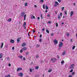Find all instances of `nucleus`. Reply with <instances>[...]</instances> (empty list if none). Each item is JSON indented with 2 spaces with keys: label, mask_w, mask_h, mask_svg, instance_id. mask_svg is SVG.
Segmentation results:
<instances>
[{
  "label": "nucleus",
  "mask_w": 77,
  "mask_h": 77,
  "mask_svg": "<svg viewBox=\"0 0 77 77\" xmlns=\"http://www.w3.org/2000/svg\"><path fill=\"white\" fill-rule=\"evenodd\" d=\"M57 4H55L54 5V6H55V7H57Z\"/></svg>",
  "instance_id": "obj_47"
},
{
  "label": "nucleus",
  "mask_w": 77,
  "mask_h": 77,
  "mask_svg": "<svg viewBox=\"0 0 77 77\" xmlns=\"http://www.w3.org/2000/svg\"><path fill=\"white\" fill-rule=\"evenodd\" d=\"M39 19H40V18H39V17H38V20H39Z\"/></svg>",
  "instance_id": "obj_62"
},
{
  "label": "nucleus",
  "mask_w": 77,
  "mask_h": 77,
  "mask_svg": "<svg viewBox=\"0 0 77 77\" xmlns=\"http://www.w3.org/2000/svg\"><path fill=\"white\" fill-rule=\"evenodd\" d=\"M29 69H30V72H32V69L31 68H30Z\"/></svg>",
  "instance_id": "obj_34"
},
{
  "label": "nucleus",
  "mask_w": 77,
  "mask_h": 77,
  "mask_svg": "<svg viewBox=\"0 0 77 77\" xmlns=\"http://www.w3.org/2000/svg\"><path fill=\"white\" fill-rule=\"evenodd\" d=\"M63 46V43L62 42H60L59 44V47H62Z\"/></svg>",
  "instance_id": "obj_2"
},
{
  "label": "nucleus",
  "mask_w": 77,
  "mask_h": 77,
  "mask_svg": "<svg viewBox=\"0 0 77 77\" xmlns=\"http://www.w3.org/2000/svg\"><path fill=\"white\" fill-rule=\"evenodd\" d=\"M62 13H60V15L61 17L62 16Z\"/></svg>",
  "instance_id": "obj_41"
},
{
  "label": "nucleus",
  "mask_w": 77,
  "mask_h": 77,
  "mask_svg": "<svg viewBox=\"0 0 77 77\" xmlns=\"http://www.w3.org/2000/svg\"><path fill=\"white\" fill-rule=\"evenodd\" d=\"M29 33H30V32H29L28 33V36H30V34H29Z\"/></svg>",
  "instance_id": "obj_61"
},
{
  "label": "nucleus",
  "mask_w": 77,
  "mask_h": 77,
  "mask_svg": "<svg viewBox=\"0 0 77 77\" xmlns=\"http://www.w3.org/2000/svg\"><path fill=\"white\" fill-rule=\"evenodd\" d=\"M22 50H27V48L26 47L23 48Z\"/></svg>",
  "instance_id": "obj_13"
},
{
  "label": "nucleus",
  "mask_w": 77,
  "mask_h": 77,
  "mask_svg": "<svg viewBox=\"0 0 77 77\" xmlns=\"http://www.w3.org/2000/svg\"><path fill=\"white\" fill-rule=\"evenodd\" d=\"M52 71V69H49L48 71V72H51Z\"/></svg>",
  "instance_id": "obj_23"
},
{
  "label": "nucleus",
  "mask_w": 77,
  "mask_h": 77,
  "mask_svg": "<svg viewBox=\"0 0 77 77\" xmlns=\"http://www.w3.org/2000/svg\"><path fill=\"white\" fill-rule=\"evenodd\" d=\"M75 74V72H73L72 73V75H74Z\"/></svg>",
  "instance_id": "obj_22"
},
{
  "label": "nucleus",
  "mask_w": 77,
  "mask_h": 77,
  "mask_svg": "<svg viewBox=\"0 0 77 77\" xmlns=\"http://www.w3.org/2000/svg\"><path fill=\"white\" fill-rule=\"evenodd\" d=\"M64 8H65V7H62L61 9L62 11H63Z\"/></svg>",
  "instance_id": "obj_25"
},
{
  "label": "nucleus",
  "mask_w": 77,
  "mask_h": 77,
  "mask_svg": "<svg viewBox=\"0 0 77 77\" xmlns=\"http://www.w3.org/2000/svg\"><path fill=\"white\" fill-rule=\"evenodd\" d=\"M36 57L38 58L39 57V55H37Z\"/></svg>",
  "instance_id": "obj_58"
},
{
  "label": "nucleus",
  "mask_w": 77,
  "mask_h": 77,
  "mask_svg": "<svg viewBox=\"0 0 77 77\" xmlns=\"http://www.w3.org/2000/svg\"><path fill=\"white\" fill-rule=\"evenodd\" d=\"M46 32L47 33H50L49 31H48V29H46Z\"/></svg>",
  "instance_id": "obj_24"
},
{
  "label": "nucleus",
  "mask_w": 77,
  "mask_h": 77,
  "mask_svg": "<svg viewBox=\"0 0 77 77\" xmlns=\"http://www.w3.org/2000/svg\"><path fill=\"white\" fill-rule=\"evenodd\" d=\"M48 23L49 24H51V21H49Z\"/></svg>",
  "instance_id": "obj_37"
},
{
  "label": "nucleus",
  "mask_w": 77,
  "mask_h": 77,
  "mask_svg": "<svg viewBox=\"0 0 77 77\" xmlns=\"http://www.w3.org/2000/svg\"><path fill=\"white\" fill-rule=\"evenodd\" d=\"M53 35H54V33H53L51 34V36H53Z\"/></svg>",
  "instance_id": "obj_50"
},
{
  "label": "nucleus",
  "mask_w": 77,
  "mask_h": 77,
  "mask_svg": "<svg viewBox=\"0 0 77 77\" xmlns=\"http://www.w3.org/2000/svg\"><path fill=\"white\" fill-rule=\"evenodd\" d=\"M27 3H26L25 5V6H27Z\"/></svg>",
  "instance_id": "obj_35"
},
{
  "label": "nucleus",
  "mask_w": 77,
  "mask_h": 77,
  "mask_svg": "<svg viewBox=\"0 0 77 77\" xmlns=\"http://www.w3.org/2000/svg\"><path fill=\"white\" fill-rule=\"evenodd\" d=\"M45 8H46V9L47 10L48 9V6L47 5L45 6Z\"/></svg>",
  "instance_id": "obj_19"
},
{
  "label": "nucleus",
  "mask_w": 77,
  "mask_h": 77,
  "mask_svg": "<svg viewBox=\"0 0 77 77\" xmlns=\"http://www.w3.org/2000/svg\"><path fill=\"white\" fill-rule=\"evenodd\" d=\"M14 49H15V48L14 47H13L12 48V50H14Z\"/></svg>",
  "instance_id": "obj_40"
},
{
  "label": "nucleus",
  "mask_w": 77,
  "mask_h": 77,
  "mask_svg": "<svg viewBox=\"0 0 77 77\" xmlns=\"http://www.w3.org/2000/svg\"><path fill=\"white\" fill-rule=\"evenodd\" d=\"M19 75L20 76V77H22L23 76V73H20L19 74Z\"/></svg>",
  "instance_id": "obj_6"
},
{
  "label": "nucleus",
  "mask_w": 77,
  "mask_h": 77,
  "mask_svg": "<svg viewBox=\"0 0 77 77\" xmlns=\"http://www.w3.org/2000/svg\"><path fill=\"white\" fill-rule=\"evenodd\" d=\"M45 29H44V28H43L42 29V30L43 31H44V30Z\"/></svg>",
  "instance_id": "obj_56"
},
{
  "label": "nucleus",
  "mask_w": 77,
  "mask_h": 77,
  "mask_svg": "<svg viewBox=\"0 0 77 77\" xmlns=\"http://www.w3.org/2000/svg\"><path fill=\"white\" fill-rule=\"evenodd\" d=\"M40 38H42V35L41 34L40 35Z\"/></svg>",
  "instance_id": "obj_51"
},
{
  "label": "nucleus",
  "mask_w": 77,
  "mask_h": 77,
  "mask_svg": "<svg viewBox=\"0 0 77 77\" xmlns=\"http://www.w3.org/2000/svg\"><path fill=\"white\" fill-rule=\"evenodd\" d=\"M3 57V54L1 53L0 54V59H2Z\"/></svg>",
  "instance_id": "obj_12"
},
{
  "label": "nucleus",
  "mask_w": 77,
  "mask_h": 77,
  "mask_svg": "<svg viewBox=\"0 0 77 77\" xmlns=\"http://www.w3.org/2000/svg\"><path fill=\"white\" fill-rule=\"evenodd\" d=\"M76 37H77L76 38L77 39V33L76 34Z\"/></svg>",
  "instance_id": "obj_64"
},
{
  "label": "nucleus",
  "mask_w": 77,
  "mask_h": 77,
  "mask_svg": "<svg viewBox=\"0 0 77 77\" xmlns=\"http://www.w3.org/2000/svg\"><path fill=\"white\" fill-rule=\"evenodd\" d=\"M57 58L59 59V56L58 55H57Z\"/></svg>",
  "instance_id": "obj_52"
},
{
  "label": "nucleus",
  "mask_w": 77,
  "mask_h": 77,
  "mask_svg": "<svg viewBox=\"0 0 77 77\" xmlns=\"http://www.w3.org/2000/svg\"><path fill=\"white\" fill-rule=\"evenodd\" d=\"M73 72V69H71V70L70 71V72Z\"/></svg>",
  "instance_id": "obj_31"
},
{
  "label": "nucleus",
  "mask_w": 77,
  "mask_h": 77,
  "mask_svg": "<svg viewBox=\"0 0 77 77\" xmlns=\"http://www.w3.org/2000/svg\"><path fill=\"white\" fill-rule=\"evenodd\" d=\"M41 17L42 18L41 19H42L43 17H42V14H41Z\"/></svg>",
  "instance_id": "obj_43"
},
{
  "label": "nucleus",
  "mask_w": 77,
  "mask_h": 77,
  "mask_svg": "<svg viewBox=\"0 0 77 77\" xmlns=\"http://www.w3.org/2000/svg\"><path fill=\"white\" fill-rule=\"evenodd\" d=\"M26 14H25L24 16V18H26Z\"/></svg>",
  "instance_id": "obj_59"
},
{
  "label": "nucleus",
  "mask_w": 77,
  "mask_h": 77,
  "mask_svg": "<svg viewBox=\"0 0 77 77\" xmlns=\"http://www.w3.org/2000/svg\"><path fill=\"white\" fill-rule=\"evenodd\" d=\"M73 14H74V12L72 11L70 13V17H72Z\"/></svg>",
  "instance_id": "obj_10"
},
{
  "label": "nucleus",
  "mask_w": 77,
  "mask_h": 77,
  "mask_svg": "<svg viewBox=\"0 0 77 77\" xmlns=\"http://www.w3.org/2000/svg\"><path fill=\"white\" fill-rule=\"evenodd\" d=\"M10 42H11V43H12V44H13V43H14V40L13 39H11L10 40Z\"/></svg>",
  "instance_id": "obj_11"
},
{
  "label": "nucleus",
  "mask_w": 77,
  "mask_h": 77,
  "mask_svg": "<svg viewBox=\"0 0 77 77\" xmlns=\"http://www.w3.org/2000/svg\"><path fill=\"white\" fill-rule=\"evenodd\" d=\"M33 33H35V30H33Z\"/></svg>",
  "instance_id": "obj_55"
},
{
  "label": "nucleus",
  "mask_w": 77,
  "mask_h": 77,
  "mask_svg": "<svg viewBox=\"0 0 77 77\" xmlns=\"http://www.w3.org/2000/svg\"><path fill=\"white\" fill-rule=\"evenodd\" d=\"M51 61L53 62H55L57 61V58H51Z\"/></svg>",
  "instance_id": "obj_1"
},
{
  "label": "nucleus",
  "mask_w": 77,
  "mask_h": 77,
  "mask_svg": "<svg viewBox=\"0 0 77 77\" xmlns=\"http://www.w3.org/2000/svg\"><path fill=\"white\" fill-rule=\"evenodd\" d=\"M72 77V75H69L68 77Z\"/></svg>",
  "instance_id": "obj_46"
},
{
  "label": "nucleus",
  "mask_w": 77,
  "mask_h": 77,
  "mask_svg": "<svg viewBox=\"0 0 77 77\" xmlns=\"http://www.w3.org/2000/svg\"><path fill=\"white\" fill-rule=\"evenodd\" d=\"M20 53H22V52H23V50H20Z\"/></svg>",
  "instance_id": "obj_49"
},
{
  "label": "nucleus",
  "mask_w": 77,
  "mask_h": 77,
  "mask_svg": "<svg viewBox=\"0 0 77 77\" xmlns=\"http://www.w3.org/2000/svg\"><path fill=\"white\" fill-rule=\"evenodd\" d=\"M74 67V64H72L70 67V69H71L72 68H73Z\"/></svg>",
  "instance_id": "obj_5"
},
{
  "label": "nucleus",
  "mask_w": 77,
  "mask_h": 77,
  "mask_svg": "<svg viewBox=\"0 0 77 77\" xmlns=\"http://www.w3.org/2000/svg\"><path fill=\"white\" fill-rule=\"evenodd\" d=\"M73 5L74 6H75V3H73Z\"/></svg>",
  "instance_id": "obj_63"
},
{
  "label": "nucleus",
  "mask_w": 77,
  "mask_h": 77,
  "mask_svg": "<svg viewBox=\"0 0 77 77\" xmlns=\"http://www.w3.org/2000/svg\"><path fill=\"white\" fill-rule=\"evenodd\" d=\"M58 18L59 20H60V18H61V16H60V15H58Z\"/></svg>",
  "instance_id": "obj_16"
},
{
  "label": "nucleus",
  "mask_w": 77,
  "mask_h": 77,
  "mask_svg": "<svg viewBox=\"0 0 77 77\" xmlns=\"http://www.w3.org/2000/svg\"><path fill=\"white\" fill-rule=\"evenodd\" d=\"M65 51H64V52H63L62 54V55H65Z\"/></svg>",
  "instance_id": "obj_29"
},
{
  "label": "nucleus",
  "mask_w": 77,
  "mask_h": 77,
  "mask_svg": "<svg viewBox=\"0 0 77 77\" xmlns=\"http://www.w3.org/2000/svg\"><path fill=\"white\" fill-rule=\"evenodd\" d=\"M26 45V44L25 43H23L22 45V47H25Z\"/></svg>",
  "instance_id": "obj_9"
},
{
  "label": "nucleus",
  "mask_w": 77,
  "mask_h": 77,
  "mask_svg": "<svg viewBox=\"0 0 77 77\" xmlns=\"http://www.w3.org/2000/svg\"><path fill=\"white\" fill-rule=\"evenodd\" d=\"M41 39H40L39 40V42H41Z\"/></svg>",
  "instance_id": "obj_57"
},
{
  "label": "nucleus",
  "mask_w": 77,
  "mask_h": 77,
  "mask_svg": "<svg viewBox=\"0 0 77 77\" xmlns=\"http://www.w3.org/2000/svg\"><path fill=\"white\" fill-rule=\"evenodd\" d=\"M64 63V61H62L61 62V63L62 64H63Z\"/></svg>",
  "instance_id": "obj_32"
},
{
  "label": "nucleus",
  "mask_w": 77,
  "mask_h": 77,
  "mask_svg": "<svg viewBox=\"0 0 77 77\" xmlns=\"http://www.w3.org/2000/svg\"><path fill=\"white\" fill-rule=\"evenodd\" d=\"M21 70H22V68H18L17 69V72H18V71H20V70H21Z\"/></svg>",
  "instance_id": "obj_8"
},
{
  "label": "nucleus",
  "mask_w": 77,
  "mask_h": 77,
  "mask_svg": "<svg viewBox=\"0 0 77 77\" xmlns=\"http://www.w3.org/2000/svg\"><path fill=\"white\" fill-rule=\"evenodd\" d=\"M58 1L59 2H61V0H58Z\"/></svg>",
  "instance_id": "obj_45"
},
{
  "label": "nucleus",
  "mask_w": 77,
  "mask_h": 77,
  "mask_svg": "<svg viewBox=\"0 0 77 77\" xmlns=\"http://www.w3.org/2000/svg\"><path fill=\"white\" fill-rule=\"evenodd\" d=\"M39 68V67L38 66H36L35 67L36 69H38Z\"/></svg>",
  "instance_id": "obj_28"
},
{
  "label": "nucleus",
  "mask_w": 77,
  "mask_h": 77,
  "mask_svg": "<svg viewBox=\"0 0 77 77\" xmlns=\"http://www.w3.org/2000/svg\"><path fill=\"white\" fill-rule=\"evenodd\" d=\"M75 48V46H74L72 48V49L74 50Z\"/></svg>",
  "instance_id": "obj_30"
},
{
  "label": "nucleus",
  "mask_w": 77,
  "mask_h": 77,
  "mask_svg": "<svg viewBox=\"0 0 77 77\" xmlns=\"http://www.w3.org/2000/svg\"><path fill=\"white\" fill-rule=\"evenodd\" d=\"M3 43L2 42V45H1V48H3Z\"/></svg>",
  "instance_id": "obj_18"
},
{
  "label": "nucleus",
  "mask_w": 77,
  "mask_h": 77,
  "mask_svg": "<svg viewBox=\"0 0 77 77\" xmlns=\"http://www.w3.org/2000/svg\"><path fill=\"white\" fill-rule=\"evenodd\" d=\"M17 43H19L20 41V39H19V38H18L17 40Z\"/></svg>",
  "instance_id": "obj_21"
},
{
  "label": "nucleus",
  "mask_w": 77,
  "mask_h": 77,
  "mask_svg": "<svg viewBox=\"0 0 77 77\" xmlns=\"http://www.w3.org/2000/svg\"><path fill=\"white\" fill-rule=\"evenodd\" d=\"M64 13L65 15H67V11H65L64 12Z\"/></svg>",
  "instance_id": "obj_17"
},
{
  "label": "nucleus",
  "mask_w": 77,
  "mask_h": 77,
  "mask_svg": "<svg viewBox=\"0 0 77 77\" xmlns=\"http://www.w3.org/2000/svg\"><path fill=\"white\" fill-rule=\"evenodd\" d=\"M23 60H26V58H25V57H23Z\"/></svg>",
  "instance_id": "obj_39"
},
{
  "label": "nucleus",
  "mask_w": 77,
  "mask_h": 77,
  "mask_svg": "<svg viewBox=\"0 0 77 77\" xmlns=\"http://www.w3.org/2000/svg\"><path fill=\"white\" fill-rule=\"evenodd\" d=\"M53 42L55 43V44L56 45L58 43V41L57 40H56V39H54V40L53 41Z\"/></svg>",
  "instance_id": "obj_4"
},
{
  "label": "nucleus",
  "mask_w": 77,
  "mask_h": 77,
  "mask_svg": "<svg viewBox=\"0 0 77 77\" xmlns=\"http://www.w3.org/2000/svg\"><path fill=\"white\" fill-rule=\"evenodd\" d=\"M12 21V19L11 18H9L8 20V22H11Z\"/></svg>",
  "instance_id": "obj_14"
},
{
  "label": "nucleus",
  "mask_w": 77,
  "mask_h": 77,
  "mask_svg": "<svg viewBox=\"0 0 77 77\" xmlns=\"http://www.w3.org/2000/svg\"><path fill=\"white\" fill-rule=\"evenodd\" d=\"M5 77H11V75L9 74L8 75H5Z\"/></svg>",
  "instance_id": "obj_15"
},
{
  "label": "nucleus",
  "mask_w": 77,
  "mask_h": 77,
  "mask_svg": "<svg viewBox=\"0 0 77 77\" xmlns=\"http://www.w3.org/2000/svg\"><path fill=\"white\" fill-rule=\"evenodd\" d=\"M19 58H20V59H23V56H19Z\"/></svg>",
  "instance_id": "obj_27"
},
{
  "label": "nucleus",
  "mask_w": 77,
  "mask_h": 77,
  "mask_svg": "<svg viewBox=\"0 0 77 77\" xmlns=\"http://www.w3.org/2000/svg\"><path fill=\"white\" fill-rule=\"evenodd\" d=\"M50 14H48L47 15V17H50Z\"/></svg>",
  "instance_id": "obj_54"
},
{
  "label": "nucleus",
  "mask_w": 77,
  "mask_h": 77,
  "mask_svg": "<svg viewBox=\"0 0 77 77\" xmlns=\"http://www.w3.org/2000/svg\"><path fill=\"white\" fill-rule=\"evenodd\" d=\"M26 22H24L23 23V26L24 29H26Z\"/></svg>",
  "instance_id": "obj_3"
},
{
  "label": "nucleus",
  "mask_w": 77,
  "mask_h": 77,
  "mask_svg": "<svg viewBox=\"0 0 77 77\" xmlns=\"http://www.w3.org/2000/svg\"><path fill=\"white\" fill-rule=\"evenodd\" d=\"M67 36H69V33H68L67 34Z\"/></svg>",
  "instance_id": "obj_44"
},
{
  "label": "nucleus",
  "mask_w": 77,
  "mask_h": 77,
  "mask_svg": "<svg viewBox=\"0 0 77 77\" xmlns=\"http://www.w3.org/2000/svg\"><path fill=\"white\" fill-rule=\"evenodd\" d=\"M56 27H58V24L57 23H56Z\"/></svg>",
  "instance_id": "obj_38"
},
{
  "label": "nucleus",
  "mask_w": 77,
  "mask_h": 77,
  "mask_svg": "<svg viewBox=\"0 0 77 77\" xmlns=\"http://www.w3.org/2000/svg\"><path fill=\"white\" fill-rule=\"evenodd\" d=\"M47 12H48V11H47V10H46L45 11V12L47 13Z\"/></svg>",
  "instance_id": "obj_53"
},
{
  "label": "nucleus",
  "mask_w": 77,
  "mask_h": 77,
  "mask_svg": "<svg viewBox=\"0 0 77 77\" xmlns=\"http://www.w3.org/2000/svg\"><path fill=\"white\" fill-rule=\"evenodd\" d=\"M7 60H9V57H7Z\"/></svg>",
  "instance_id": "obj_36"
},
{
  "label": "nucleus",
  "mask_w": 77,
  "mask_h": 77,
  "mask_svg": "<svg viewBox=\"0 0 77 77\" xmlns=\"http://www.w3.org/2000/svg\"><path fill=\"white\" fill-rule=\"evenodd\" d=\"M43 8L44 9H45V5L44 4L43 5Z\"/></svg>",
  "instance_id": "obj_26"
},
{
  "label": "nucleus",
  "mask_w": 77,
  "mask_h": 77,
  "mask_svg": "<svg viewBox=\"0 0 77 77\" xmlns=\"http://www.w3.org/2000/svg\"><path fill=\"white\" fill-rule=\"evenodd\" d=\"M33 18H35V16H33V17H31V19H33Z\"/></svg>",
  "instance_id": "obj_33"
},
{
  "label": "nucleus",
  "mask_w": 77,
  "mask_h": 77,
  "mask_svg": "<svg viewBox=\"0 0 77 77\" xmlns=\"http://www.w3.org/2000/svg\"><path fill=\"white\" fill-rule=\"evenodd\" d=\"M34 7L35 8H36V7H37V6H36V5H35V6H34Z\"/></svg>",
  "instance_id": "obj_60"
},
{
  "label": "nucleus",
  "mask_w": 77,
  "mask_h": 77,
  "mask_svg": "<svg viewBox=\"0 0 77 77\" xmlns=\"http://www.w3.org/2000/svg\"><path fill=\"white\" fill-rule=\"evenodd\" d=\"M55 3L57 5H59V3L57 1H56Z\"/></svg>",
  "instance_id": "obj_20"
},
{
  "label": "nucleus",
  "mask_w": 77,
  "mask_h": 77,
  "mask_svg": "<svg viewBox=\"0 0 77 77\" xmlns=\"http://www.w3.org/2000/svg\"><path fill=\"white\" fill-rule=\"evenodd\" d=\"M25 14V12H23L21 13V17H23L24 14Z\"/></svg>",
  "instance_id": "obj_7"
},
{
  "label": "nucleus",
  "mask_w": 77,
  "mask_h": 77,
  "mask_svg": "<svg viewBox=\"0 0 77 77\" xmlns=\"http://www.w3.org/2000/svg\"><path fill=\"white\" fill-rule=\"evenodd\" d=\"M41 2L43 3L44 2V0H41Z\"/></svg>",
  "instance_id": "obj_42"
},
{
  "label": "nucleus",
  "mask_w": 77,
  "mask_h": 77,
  "mask_svg": "<svg viewBox=\"0 0 77 77\" xmlns=\"http://www.w3.org/2000/svg\"><path fill=\"white\" fill-rule=\"evenodd\" d=\"M11 63H9V64H8V66H11Z\"/></svg>",
  "instance_id": "obj_48"
}]
</instances>
